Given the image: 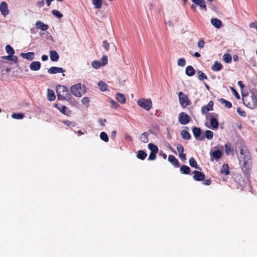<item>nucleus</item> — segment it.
Masks as SVG:
<instances>
[{
    "mask_svg": "<svg viewBox=\"0 0 257 257\" xmlns=\"http://www.w3.org/2000/svg\"><path fill=\"white\" fill-rule=\"evenodd\" d=\"M56 98L54 91L51 89H47V98L48 100L52 101L55 100Z\"/></svg>",
    "mask_w": 257,
    "mask_h": 257,
    "instance_id": "nucleus-22",
    "label": "nucleus"
},
{
    "mask_svg": "<svg viewBox=\"0 0 257 257\" xmlns=\"http://www.w3.org/2000/svg\"><path fill=\"white\" fill-rule=\"evenodd\" d=\"M109 46V44L107 43L106 41H104L103 42V47L107 51L108 50Z\"/></svg>",
    "mask_w": 257,
    "mask_h": 257,
    "instance_id": "nucleus-57",
    "label": "nucleus"
},
{
    "mask_svg": "<svg viewBox=\"0 0 257 257\" xmlns=\"http://www.w3.org/2000/svg\"><path fill=\"white\" fill-rule=\"evenodd\" d=\"M110 103H111V107L112 108H117L119 106L118 103L113 100H110Z\"/></svg>",
    "mask_w": 257,
    "mask_h": 257,
    "instance_id": "nucleus-54",
    "label": "nucleus"
},
{
    "mask_svg": "<svg viewBox=\"0 0 257 257\" xmlns=\"http://www.w3.org/2000/svg\"><path fill=\"white\" fill-rule=\"evenodd\" d=\"M148 134L147 132H145L143 133L141 136V139L142 141V142L144 143H147L149 141L148 137Z\"/></svg>",
    "mask_w": 257,
    "mask_h": 257,
    "instance_id": "nucleus-42",
    "label": "nucleus"
},
{
    "mask_svg": "<svg viewBox=\"0 0 257 257\" xmlns=\"http://www.w3.org/2000/svg\"><path fill=\"white\" fill-rule=\"evenodd\" d=\"M168 160L176 168H178L180 166V163L179 162L178 160L174 156L172 155H169Z\"/></svg>",
    "mask_w": 257,
    "mask_h": 257,
    "instance_id": "nucleus-14",
    "label": "nucleus"
},
{
    "mask_svg": "<svg viewBox=\"0 0 257 257\" xmlns=\"http://www.w3.org/2000/svg\"><path fill=\"white\" fill-rule=\"evenodd\" d=\"M203 181V184L205 185H210L211 182L210 179H206V180L204 179Z\"/></svg>",
    "mask_w": 257,
    "mask_h": 257,
    "instance_id": "nucleus-60",
    "label": "nucleus"
},
{
    "mask_svg": "<svg viewBox=\"0 0 257 257\" xmlns=\"http://www.w3.org/2000/svg\"><path fill=\"white\" fill-rule=\"evenodd\" d=\"M239 153L240 157L239 159V162L241 166V170L244 175L247 178H248L250 177L249 172L252 167L251 157L250 152L246 148H241Z\"/></svg>",
    "mask_w": 257,
    "mask_h": 257,
    "instance_id": "nucleus-1",
    "label": "nucleus"
},
{
    "mask_svg": "<svg viewBox=\"0 0 257 257\" xmlns=\"http://www.w3.org/2000/svg\"><path fill=\"white\" fill-rule=\"evenodd\" d=\"M101 64V65L102 66L105 65L107 63V57L106 55H103L100 60Z\"/></svg>",
    "mask_w": 257,
    "mask_h": 257,
    "instance_id": "nucleus-48",
    "label": "nucleus"
},
{
    "mask_svg": "<svg viewBox=\"0 0 257 257\" xmlns=\"http://www.w3.org/2000/svg\"><path fill=\"white\" fill-rule=\"evenodd\" d=\"M233 59L234 61H237L238 60V56L237 55H234L233 56Z\"/></svg>",
    "mask_w": 257,
    "mask_h": 257,
    "instance_id": "nucleus-64",
    "label": "nucleus"
},
{
    "mask_svg": "<svg viewBox=\"0 0 257 257\" xmlns=\"http://www.w3.org/2000/svg\"><path fill=\"white\" fill-rule=\"evenodd\" d=\"M100 139L105 142L108 141V138L107 135L105 132H101L100 134Z\"/></svg>",
    "mask_w": 257,
    "mask_h": 257,
    "instance_id": "nucleus-43",
    "label": "nucleus"
},
{
    "mask_svg": "<svg viewBox=\"0 0 257 257\" xmlns=\"http://www.w3.org/2000/svg\"><path fill=\"white\" fill-rule=\"evenodd\" d=\"M48 72L50 74H56L58 73H63L65 72V70L62 68L53 66L50 68L48 69ZM62 75L64 76L65 74H63Z\"/></svg>",
    "mask_w": 257,
    "mask_h": 257,
    "instance_id": "nucleus-11",
    "label": "nucleus"
},
{
    "mask_svg": "<svg viewBox=\"0 0 257 257\" xmlns=\"http://www.w3.org/2000/svg\"><path fill=\"white\" fill-rule=\"evenodd\" d=\"M147 156V153L145 151L143 150H139L137 156L138 158L142 160H144L146 158Z\"/></svg>",
    "mask_w": 257,
    "mask_h": 257,
    "instance_id": "nucleus-33",
    "label": "nucleus"
},
{
    "mask_svg": "<svg viewBox=\"0 0 257 257\" xmlns=\"http://www.w3.org/2000/svg\"><path fill=\"white\" fill-rule=\"evenodd\" d=\"M210 124L213 129H216L218 127L219 123L215 117H211L210 119Z\"/></svg>",
    "mask_w": 257,
    "mask_h": 257,
    "instance_id": "nucleus-19",
    "label": "nucleus"
},
{
    "mask_svg": "<svg viewBox=\"0 0 257 257\" xmlns=\"http://www.w3.org/2000/svg\"><path fill=\"white\" fill-rule=\"evenodd\" d=\"M181 135L183 139L185 140H189L191 138L190 134L186 130H182L181 132Z\"/></svg>",
    "mask_w": 257,
    "mask_h": 257,
    "instance_id": "nucleus-30",
    "label": "nucleus"
},
{
    "mask_svg": "<svg viewBox=\"0 0 257 257\" xmlns=\"http://www.w3.org/2000/svg\"><path fill=\"white\" fill-rule=\"evenodd\" d=\"M223 61L227 63H229L231 62L232 57L230 54H225L223 55Z\"/></svg>",
    "mask_w": 257,
    "mask_h": 257,
    "instance_id": "nucleus-37",
    "label": "nucleus"
},
{
    "mask_svg": "<svg viewBox=\"0 0 257 257\" xmlns=\"http://www.w3.org/2000/svg\"><path fill=\"white\" fill-rule=\"evenodd\" d=\"M189 164L191 167H193L199 170H201V168L198 167L196 161L195 159L193 157L189 159Z\"/></svg>",
    "mask_w": 257,
    "mask_h": 257,
    "instance_id": "nucleus-31",
    "label": "nucleus"
},
{
    "mask_svg": "<svg viewBox=\"0 0 257 257\" xmlns=\"http://www.w3.org/2000/svg\"><path fill=\"white\" fill-rule=\"evenodd\" d=\"M156 153H150V154H149V158H148V160H150V161H153V160H155L156 158Z\"/></svg>",
    "mask_w": 257,
    "mask_h": 257,
    "instance_id": "nucleus-50",
    "label": "nucleus"
},
{
    "mask_svg": "<svg viewBox=\"0 0 257 257\" xmlns=\"http://www.w3.org/2000/svg\"><path fill=\"white\" fill-rule=\"evenodd\" d=\"M37 6L40 8L43 7L44 6V1L42 0L41 1L38 2L37 3Z\"/></svg>",
    "mask_w": 257,
    "mask_h": 257,
    "instance_id": "nucleus-59",
    "label": "nucleus"
},
{
    "mask_svg": "<svg viewBox=\"0 0 257 257\" xmlns=\"http://www.w3.org/2000/svg\"><path fill=\"white\" fill-rule=\"evenodd\" d=\"M91 1L95 9H99L101 8L102 4L101 0H91Z\"/></svg>",
    "mask_w": 257,
    "mask_h": 257,
    "instance_id": "nucleus-32",
    "label": "nucleus"
},
{
    "mask_svg": "<svg viewBox=\"0 0 257 257\" xmlns=\"http://www.w3.org/2000/svg\"><path fill=\"white\" fill-rule=\"evenodd\" d=\"M195 5L199 6L201 9L206 11L207 7L205 4V2L204 0H191Z\"/></svg>",
    "mask_w": 257,
    "mask_h": 257,
    "instance_id": "nucleus-13",
    "label": "nucleus"
},
{
    "mask_svg": "<svg viewBox=\"0 0 257 257\" xmlns=\"http://www.w3.org/2000/svg\"><path fill=\"white\" fill-rule=\"evenodd\" d=\"M116 99L121 104H124L125 103V101H126L125 97L122 93H118L116 95Z\"/></svg>",
    "mask_w": 257,
    "mask_h": 257,
    "instance_id": "nucleus-27",
    "label": "nucleus"
},
{
    "mask_svg": "<svg viewBox=\"0 0 257 257\" xmlns=\"http://www.w3.org/2000/svg\"><path fill=\"white\" fill-rule=\"evenodd\" d=\"M205 136L208 140H211L213 137V133L211 131L207 130L205 132Z\"/></svg>",
    "mask_w": 257,
    "mask_h": 257,
    "instance_id": "nucleus-40",
    "label": "nucleus"
},
{
    "mask_svg": "<svg viewBox=\"0 0 257 257\" xmlns=\"http://www.w3.org/2000/svg\"><path fill=\"white\" fill-rule=\"evenodd\" d=\"M237 84L240 86V87L241 89H242L244 87V85H243V84L241 81H238L237 82Z\"/></svg>",
    "mask_w": 257,
    "mask_h": 257,
    "instance_id": "nucleus-61",
    "label": "nucleus"
},
{
    "mask_svg": "<svg viewBox=\"0 0 257 257\" xmlns=\"http://www.w3.org/2000/svg\"><path fill=\"white\" fill-rule=\"evenodd\" d=\"M176 148H177V151L179 152V154L183 153L184 152V147L182 146V145H181L180 144H178L176 145Z\"/></svg>",
    "mask_w": 257,
    "mask_h": 257,
    "instance_id": "nucleus-49",
    "label": "nucleus"
},
{
    "mask_svg": "<svg viewBox=\"0 0 257 257\" xmlns=\"http://www.w3.org/2000/svg\"><path fill=\"white\" fill-rule=\"evenodd\" d=\"M193 174H194L193 178L196 181H203L204 180L205 178L204 174L198 171H194Z\"/></svg>",
    "mask_w": 257,
    "mask_h": 257,
    "instance_id": "nucleus-9",
    "label": "nucleus"
},
{
    "mask_svg": "<svg viewBox=\"0 0 257 257\" xmlns=\"http://www.w3.org/2000/svg\"><path fill=\"white\" fill-rule=\"evenodd\" d=\"M55 107L57 108L63 114L67 115H69L70 111L66 106L59 104H55Z\"/></svg>",
    "mask_w": 257,
    "mask_h": 257,
    "instance_id": "nucleus-12",
    "label": "nucleus"
},
{
    "mask_svg": "<svg viewBox=\"0 0 257 257\" xmlns=\"http://www.w3.org/2000/svg\"><path fill=\"white\" fill-rule=\"evenodd\" d=\"M41 59H42V61H46L48 60V57L46 55H42Z\"/></svg>",
    "mask_w": 257,
    "mask_h": 257,
    "instance_id": "nucleus-62",
    "label": "nucleus"
},
{
    "mask_svg": "<svg viewBox=\"0 0 257 257\" xmlns=\"http://www.w3.org/2000/svg\"><path fill=\"white\" fill-rule=\"evenodd\" d=\"M221 174L228 175L229 174V167L227 164H224L220 171Z\"/></svg>",
    "mask_w": 257,
    "mask_h": 257,
    "instance_id": "nucleus-21",
    "label": "nucleus"
},
{
    "mask_svg": "<svg viewBox=\"0 0 257 257\" xmlns=\"http://www.w3.org/2000/svg\"><path fill=\"white\" fill-rule=\"evenodd\" d=\"M237 112L241 116L245 117L246 116V112L244 111L241 110L240 108H237Z\"/></svg>",
    "mask_w": 257,
    "mask_h": 257,
    "instance_id": "nucleus-53",
    "label": "nucleus"
},
{
    "mask_svg": "<svg viewBox=\"0 0 257 257\" xmlns=\"http://www.w3.org/2000/svg\"><path fill=\"white\" fill-rule=\"evenodd\" d=\"M101 65L100 62L98 61H93L92 62V66L95 69H98Z\"/></svg>",
    "mask_w": 257,
    "mask_h": 257,
    "instance_id": "nucleus-44",
    "label": "nucleus"
},
{
    "mask_svg": "<svg viewBox=\"0 0 257 257\" xmlns=\"http://www.w3.org/2000/svg\"><path fill=\"white\" fill-rule=\"evenodd\" d=\"M211 23L213 26L217 29L220 28L222 26L221 21L217 18L211 19Z\"/></svg>",
    "mask_w": 257,
    "mask_h": 257,
    "instance_id": "nucleus-17",
    "label": "nucleus"
},
{
    "mask_svg": "<svg viewBox=\"0 0 257 257\" xmlns=\"http://www.w3.org/2000/svg\"><path fill=\"white\" fill-rule=\"evenodd\" d=\"M219 101L221 104H224V106L228 108H230L232 107L231 103L223 98H220L219 99Z\"/></svg>",
    "mask_w": 257,
    "mask_h": 257,
    "instance_id": "nucleus-34",
    "label": "nucleus"
},
{
    "mask_svg": "<svg viewBox=\"0 0 257 257\" xmlns=\"http://www.w3.org/2000/svg\"><path fill=\"white\" fill-rule=\"evenodd\" d=\"M21 55L24 58L27 59L28 60H32L34 58V53L33 52H28L26 53H21Z\"/></svg>",
    "mask_w": 257,
    "mask_h": 257,
    "instance_id": "nucleus-24",
    "label": "nucleus"
},
{
    "mask_svg": "<svg viewBox=\"0 0 257 257\" xmlns=\"http://www.w3.org/2000/svg\"><path fill=\"white\" fill-rule=\"evenodd\" d=\"M178 120L181 124L185 125L190 122V117L186 113L182 112L179 114Z\"/></svg>",
    "mask_w": 257,
    "mask_h": 257,
    "instance_id": "nucleus-7",
    "label": "nucleus"
},
{
    "mask_svg": "<svg viewBox=\"0 0 257 257\" xmlns=\"http://www.w3.org/2000/svg\"><path fill=\"white\" fill-rule=\"evenodd\" d=\"M12 117L14 119H22L24 117V114L22 113H14L12 115Z\"/></svg>",
    "mask_w": 257,
    "mask_h": 257,
    "instance_id": "nucleus-39",
    "label": "nucleus"
},
{
    "mask_svg": "<svg viewBox=\"0 0 257 257\" xmlns=\"http://www.w3.org/2000/svg\"><path fill=\"white\" fill-rule=\"evenodd\" d=\"M98 85L100 89L102 91H106L107 89V85L102 81H99Z\"/></svg>",
    "mask_w": 257,
    "mask_h": 257,
    "instance_id": "nucleus-36",
    "label": "nucleus"
},
{
    "mask_svg": "<svg viewBox=\"0 0 257 257\" xmlns=\"http://www.w3.org/2000/svg\"><path fill=\"white\" fill-rule=\"evenodd\" d=\"M186 64V60L184 58H181L178 60V65L181 67H184Z\"/></svg>",
    "mask_w": 257,
    "mask_h": 257,
    "instance_id": "nucleus-47",
    "label": "nucleus"
},
{
    "mask_svg": "<svg viewBox=\"0 0 257 257\" xmlns=\"http://www.w3.org/2000/svg\"><path fill=\"white\" fill-rule=\"evenodd\" d=\"M10 60L14 62L15 63H17L18 61V58L17 56L13 55H11V59H10Z\"/></svg>",
    "mask_w": 257,
    "mask_h": 257,
    "instance_id": "nucleus-58",
    "label": "nucleus"
},
{
    "mask_svg": "<svg viewBox=\"0 0 257 257\" xmlns=\"http://www.w3.org/2000/svg\"><path fill=\"white\" fill-rule=\"evenodd\" d=\"M178 97L180 105L183 108H185L191 104V102L189 100L188 96L182 92H179Z\"/></svg>",
    "mask_w": 257,
    "mask_h": 257,
    "instance_id": "nucleus-5",
    "label": "nucleus"
},
{
    "mask_svg": "<svg viewBox=\"0 0 257 257\" xmlns=\"http://www.w3.org/2000/svg\"><path fill=\"white\" fill-rule=\"evenodd\" d=\"M137 102L140 106L147 111L152 108V103L150 99L141 98L138 100Z\"/></svg>",
    "mask_w": 257,
    "mask_h": 257,
    "instance_id": "nucleus-6",
    "label": "nucleus"
},
{
    "mask_svg": "<svg viewBox=\"0 0 257 257\" xmlns=\"http://www.w3.org/2000/svg\"><path fill=\"white\" fill-rule=\"evenodd\" d=\"M36 27L37 29H40L42 31H46L48 29L49 27L47 25L43 23L41 21H38L36 23Z\"/></svg>",
    "mask_w": 257,
    "mask_h": 257,
    "instance_id": "nucleus-18",
    "label": "nucleus"
},
{
    "mask_svg": "<svg viewBox=\"0 0 257 257\" xmlns=\"http://www.w3.org/2000/svg\"><path fill=\"white\" fill-rule=\"evenodd\" d=\"M56 91L58 99L69 100L72 98L68 89L64 85H57L56 87Z\"/></svg>",
    "mask_w": 257,
    "mask_h": 257,
    "instance_id": "nucleus-2",
    "label": "nucleus"
},
{
    "mask_svg": "<svg viewBox=\"0 0 257 257\" xmlns=\"http://www.w3.org/2000/svg\"><path fill=\"white\" fill-rule=\"evenodd\" d=\"M148 148L151 150V153H157L158 152V147L152 143L149 144Z\"/></svg>",
    "mask_w": 257,
    "mask_h": 257,
    "instance_id": "nucleus-35",
    "label": "nucleus"
},
{
    "mask_svg": "<svg viewBox=\"0 0 257 257\" xmlns=\"http://www.w3.org/2000/svg\"><path fill=\"white\" fill-rule=\"evenodd\" d=\"M225 152L227 155L230 154H234V150L233 147H232L229 144L225 145Z\"/></svg>",
    "mask_w": 257,
    "mask_h": 257,
    "instance_id": "nucleus-23",
    "label": "nucleus"
},
{
    "mask_svg": "<svg viewBox=\"0 0 257 257\" xmlns=\"http://www.w3.org/2000/svg\"><path fill=\"white\" fill-rule=\"evenodd\" d=\"M6 51L9 55H13L15 53L14 49L10 45H7L6 46Z\"/></svg>",
    "mask_w": 257,
    "mask_h": 257,
    "instance_id": "nucleus-38",
    "label": "nucleus"
},
{
    "mask_svg": "<svg viewBox=\"0 0 257 257\" xmlns=\"http://www.w3.org/2000/svg\"><path fill=\"white\" fill-rule=\"evenodd\" d=\"M195 70L192 66H188L186 68L185 73L187 75L192 76L195 74Z\"/></svg>",
    "mask_w": 257,
    "mask_h": 257,
    "instance_id": "nucleus-25",
    "label": "nucleus"
},
{
    "mask_svg": "<svg viewBox=\"0 0 257 257\" xmlns=\"http://www.w3.org/2000/svg\"><path fill=\"white\" fill-rule=\"evenodd\" d=\"M242 101L245 105L251 109H254L257 106V97L253 93L250 95H242Z\"/></svg>",
    "mask_w": 257,
    "mask_h": 257,
    "instance_id": "nucleus-3",
    "label": "nucleus"
},
{
    "mask_svg": "<svg viewBox=\"0 0 257 257\" xmlns=\"http://www.w3.org/2000/svg\"><path fill=\"white\" fill-rule=\"evenodd\" d=\"M180 172L183 174H189L191 171L190 168L186 165H182L180 169Z\"/></svg>",
    "mask_w": 257,
    "mask_h": 257,
    "instance_id": "nucleus-28",
    "label": "nucleus"
},
{
    "mask_svg": "<svg viewBox=\"0 0 257 257\" xmlns=\"http://www.w3.org/2000/svg\"><path fill=\"white\" fill-rule=\"evenodd\" d=\"M213 102L211 100L206 105H204L201 108V112L203 114H206L209 111L212 110L213 109Z\"/></svg>",
    "mask_w": 257,
    "mask_h": 257,
    "instance_id": "nucleus-10",
    "label": "nucleus"
},
{
    "mask_svg": "<svg viewBox=\"0 0 257 257\" xmlns=\"http://www.w3.org/2000/svg\"><path fill=\"white\" fill-rule=\"evenodd\" d=\"M52 14L58 18H61L63 17V15L59 11L56 10H54L52 12Z\"/></svg>",
    "mask_w": 257,
    "mask_h": 257,
    "instance_id": "nucleus-46",
    "label": "nucleus"
},
{
    "mask_svg": "<svg viewBox=\"0 0 257 257\" xmlns=\"http://www.w3.org/2000/svg\"><path fill=\"white\" fill-rule=\"evenodd\" d=\"M0 12L1 14L5 17L9 14L10 10L8 8V4L6 2H3L1 3Z\"/></svg>",
    "mask_w": 257,
    "mask_h": 257,
    "instance_id": "nucleus-8",
    "label": "nucleus"
},
{
    "mask_svg": "<svg viewBox=\"0 0 257 257\" xmlns=\"http://www.w3.org/2000/svg\"><path fill=\"white\" fill-rule=\"evenodd\" d=\"M41 68V63L39 61L32 62L30 65V68L33 71L39 70Z\"/></svg>",
    "mask_w": 257,
    "mask_h": 257,
    "instance_id": "nucleus-16",
    "label": "nucleus"
},
{
    "mask_svg": "<svg viewBox=\"0 0 257 257\" xmlns=\"http://www.w3.org/2000/svg\"><path fill=\"white\" fill-rule=\"evenodd\" d=\"M86 91V87L80 83L73 85L70 88L71 93L76 97H81Z\"/></svg>",
    "mask_w": 257,
    "mask_h": 257,
    "instance_id": "nucleus-4",
    "label": "nucleus"
},
{
    "mask_svg": "<svg viewBox=\"0 0 257 257\" xmlns=\"http://www.w3.org/2000/svg\"><path fill=\"white\" fill-rule=\"evenodd\" d=\"M63 123L69 127H74L75 125V122L68 120L63 121Z\"/></svg>",
    "mask_w": 257,
    "mask_h": 257,
    "instance_id": "nucleus-45",
    "label": "nucleus"
},
{
    "mask_svg": "<svg viewBox=\"0 0 257 257\" xmlns=\"http://www.w3.org/2000/svg\"><path fill=\"white\" fill-rule=\"evenodd\" d=\"M2 58H3V59H5V60H10V59H11V55H9L8 56H4Z\"/></svg>",
    "mask_w": 257,
    "mask_h": 257,
    "instance_id": "nucleus-63",
    "label": "nucleus"
},
{
    "mask_svg": "<svg viewBox=\"0 0 257 257\" xmlns=\"http://www.w3.org/2000/svg\"><path fill=\"white\" fill-rule=\"evenodd\" d=\"M198 79L201 81L207 79V75L204 73L202 72L201 71H199L198 72Z\"/></svg>",
    "mask_w": 257,
    "mask_h": 257,
    "instance_id": "nucleus-41",
    "label": "nucleus"
},
{
    "mask_svg": "<svg viewBox=\"0 0 257 257\" xmlns=\"http://www.w3.org/2000/svg\"><path fill=\"white\" fill-rule=\"evenodd\" d=\"M205 42L203 40H200L198 42L197 45L199 48H203L204 46Z\"/></svg>",
    "mask_w": 257,
    "mask_h": 257,
    "instance_id": "nucleus-55",
    "label": "nucleus"
},
{
    "mask_svg": "<svg viewBox=\"0 0 257 257\" xmlns=\"http://www.w3.org/2000/svg\"><path fill=\"white\" fill-rule=\"evenodd\" d=\"M231 91L234 93L236 98L238 99H240V95L239 93L236 91V90L232 87H230Z\"/></svg>",
    "mask_w": 257,
    "mask_h": 257,
    "instance_id": "nucleus-51",
    "label": "nucleus"
},
{
    "mask_svg": "<svg viewBox=\"0 0 257 257\" xmlns=\"http://www.w3.org/2000/svg\"><path fill=\"white\" fill-rule=\"evenodd\" d=\"M50 57L51 61L56 62L58 60L59 55L56 51L53 50L50 52Z\"/></svg>",
    "mask_w": 257,
    "mask_h": 257,
    "instance_id": "nucleus-20",
    "label": "nucleus"
},
{
    "mask_svg": "<svg viewBox=\"0 0 257 257\" xmlns=\"http://www.w3.org/2000/svg\"><path fill=\"white\" fill-rule=\"evenodd\" d=\"M89 102V98L88 97H84L81 99V102L83 104H88Z\"/></svg>",
    "mask_w": 257,
    "mask_h": 257,
    "instance_id": "nucleus-52",
    "label": "nucleus"
},
{
    "mask_svg": "<svg viewBox=\"0 0 257 257\" xmlns=\"http://www.w3.org/2000/svg\"><path fill=\"white\" fill-rule=\"evenodd\" d=\"M211 156L216 160L220 159L222 156V152L219 150H217L212 152Z\"/></svg>",
    "mask_w": 257,
    "mask_h": 257,
    "instance_id": "nucleus-29",
    "label": "nucleus"
},
{
    "mask_svg": "<svg viewBox=\"0 0 257 257\" xmlns=\"http://www.w3.org/2000/svg\"><path fill=\"white\" fill-rule=\"evenodd\" d=\"M192 132L196 139H198L201 136V131L199 127H193Z\"/></svg>",
    "mask_w": 257,
    "mask_h": 257,
    "instance_id": "nucleus-26",
    "label": "nucleus"
},
{
    "mask_svg": "<svg viewBox=\"0 0 257 257\" xmlns=\"http://www.w3.org/2000/svg\"><path fill=\"white\" fill-rule=\"evenodd\" d=\"M223 68L222 64L217 61H215L213 65L211 67L213 71L217 72L221 70Z\"/></svg>",
    "mask_w": 257,
    "mask_h": 257,
    "instance_id": "nucleus-15",
    "label": "nucleus"
},
{
    "mask_svg": "<svg viewBox=\"0 0 257 257\" xmlns=\"http://www.w3.org/2000/svg\"><path fill=\"white\" fill-rule=\"evenodd\" d=\"M186 155L184 153H179V157L182 161H185L186 160Z\"/></svg>",
    "mask_w": 257,
    "mask_h": 257,
    "instance_id": "nucleus-56",
    "label": "nucleus"
}]
</instances>
